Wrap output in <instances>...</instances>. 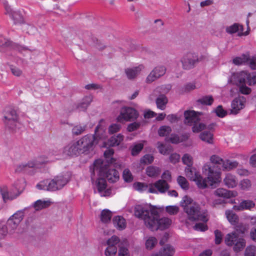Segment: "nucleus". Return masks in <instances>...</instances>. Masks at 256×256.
<instances>
[{"instance_id": "f257e3e1", "label": "nucleus", "mask_w": 256, "mask_h": 256, "mask_svg": "<svg viewBox=\"0 0 256 256\" xmlns=\"http://www.w3.org/2000/svg\"><path fill=\"white\" fill-rule=\"evenodd\" d=\"M134 214L143 220L146 226L152 230L166 228L172 222L168 218H160L158 210L156 207L147 204L136 205Z\"/></svg>"}, {"instance_id": "f03ea898", "label": "nucleus", "mask_w": 256, "mask_h": 256, "mask_svg": "<svg viewBox=\"0 0 256 256\" xmlns=\"http://www.w3.org/2000/svg\"><path fill=\"white\" fill-rule=\"evenodd\" d=\"M192 198L187 196L184 197L181 202L184 211L187 214L188 218L192 221L200 220L203 223H197L194 226L196 230L204 232L208 230V226L204 223L206 222L208 218V212L206 210H200V206L197 204H192Z\"/></svg>"}, {"instance_id": "7ed1b4c3", "label": "nucleus", "mask_w": 256, "mask_h": 256, "mask_svg": "<svg viewBox=\"0 0 256 256\" xmlns=\"http://www.w3.org/2000/svg\"><path fill=\"white\" fill-rule=\"evenodd\" d=\"M96 127L94 135L87 134L78 140L79 146L82 153L92 150L96 144H101V138H106L105 128L100 123Z\"/></svg>"}, {"instance_id": "20e7f679", "label": "nucleus", "mask_w": 256, "mask_h": 256, "mask_svg": "<svg viewBox=\"0 0 256 256\" xmlns=\"http://www.w3.org/2000/svg\"><path fill=\"white\" fill-rule=\"evenodd\" d=\"M214 168H216L214 166H212L207 164L204 166L202 172L208 175L207 178H203L200 174L193 180L199 188H206L208 184L212 186L214 184L221 181V172L214 170Z\"/></svg>"}, {"instance_id": "39448f33", "label": "nucleus", "mask_w": 256, "mask_h": 256, "mask_svg": "<svg viewBox=\"0 0 256 256\" xmlns=\"http://www.w3.org/2000/svg\"><path fill=\"white\" fill-rule=\"evenodd\" d=\"M236 226V230L230 234H228L225 238V243L228 246H234V252H238L244 249L246 246V241L239 237L238 234H244L247 230V228L242 224H238Z\"/></svg>"}, {"instance_id": "423d86ee", "label": "nucleus", "mask_w": 256, "mask_h": 256, "mask_svg": "<svg viewBox=\"0 0 256 256\" xmlns=\"http://www.w3.org/2000/svg\"><path fill=\"white\" fill-rule=\"evenodd\" d=\"M70 178L68 172L60 174L54 177L51 180H46L36 185L40 190L49 191H55L62 189L70 181Z\"/></svg>"}, {"instance_id": "0eeeda50", "label": "nucleus", "mask_w": 256, "mask_h": 256, "mask_svg": "<svg viewBox=\"0 0 256 256\" xmlns=\"http://www.w3.org/2000/svg\"><path fill=\"white\" fill-rule=\"evenodd\" d=\"M92 180H93V176L94 175L95 171L98 173L100 176L106 177L107 180L111 182H114L119 179V173L114 168H110L105 166H104L103 162L102 160L98 159L94 161L92 168L90 167Z\"/></svg>"}, {"instance_id": "6e6552de", "label": "nucleus", "mask_w": 256, "mask_h": 256, "mask_svg": "<svg viewBox=\"0 0 256 256\" xmlns=\"http://www.w3.org/2000/svg\"><path fill=\"white\" fill-rule=\"evenodd\" d=\"M95 192H98L101 196H109L112 195V189L108 187L106 180L104 178H98L94 186Z\"/></svg>"}, {"instance_id": "1a4fd4ad", "label": "nucleus", "mask_w": 256, "mask_h": 256, "mask_svg": "<svg viewBox=\"0 0 256 256\" xmlns=\"http://www.w3.org/2000/svg\"><path fill=\"white\" fill-rule=\"evenodd\" d=\"M203 56L198 58L195 53L190 52L186 53L181 58L182 67L185 70L193 68L196 64L202 60Z\"/></svg>"}, {"instance_id": "9d476101", "label": "nucleus", "mask_w": 256, "mask_h": 256, "mask_svg": "<svg viewBox=\"0 0 256 256\" xmlns=\"http://www.w3.org/2000/svg\"><path fill=\"white\" fill-rule=\"evenodd\" d=\"M232 78H238V83H246V80L250 86L256 84V72L249 73L247 71H242L232 74Z\"/></svg>"}, {"instance_id": "9b49d317", "label": "nucleus", "mask_w": 256, "mask_h": 256, "mask_svg": "<svg viewBox=\"0 0 256 256\" xmlns=\"http://www.w3.org/2000/svg\"><path fill=\"white\" fill-rule=\"evenodd\" d=\"M138 112L134 108L124 106L122 108L117 120L120 122L133 120L138 118Z\"/></svg>"}, {"instance_id": "f8f14e48", "label": "nucleus", "mask_w": 256, "mask_h": 256, "mask_svg": "<svg viewBox=\"0 0 256 256\" xmlns=\"http://www.w3.org/2000/svg\"><path fill=\"white\" fill-rule=\"evenodd\" d=\"M4 122L6 127L12 130H16V127L20 126L18 122V115L14 110H11L6 112Z\"/></svg>"}, {"instance_id": "ddd939ff", "label": "nucleus", "mask_w": 256, "mask_h": 256, "mask_svg": "<svg viewBox=\"0 0 256 256\" xmlns=\"http://www.w3.org/2000/svg\"><path fill=\"white\" fill-rule=\"evenodd\" d=\"M170 186L165 180H159L154 184H150L149 193L164 194L168 191Z\"/></svg>"}, {"instance_id": "4468645a", "label": "nucleus", "mask_w": 256, "mask_h": 256, "mask_svg": "<svg viewBox=\"0 0 256 256\" xmlns=\"http://www.w3.org/2000/svg\"><path fill=\"white\" fill-rule=\"evenodd\" d=\"M6 12L13 20L14 24L22 23L24 22L23 16L20 10H14L11 8L7 2H4Z\"/></svg>"}, {"instance_id": "2eb2a0df", "label": "nucleus", "mask_w": 256, "mask_h": 256, "mask_svg": "<svg viewBox=\"0 0 256 256\" xmlns=\"http://www.w3.org/2000/svg\"><path fill=\"white\" fill-rule=\"evenodd\" d=\"M246 103V99L244 96L236 98L231 103L230 114H236L243 109Z\"/></svg>"}, {"instance_id": "dca6fc26", "label": "nucleus", "mask_w": 256, "mask_h": 256, "mask_svg": "<svg viewBox=\"0 0 256 256\" xmlns=\"http://www.w3.org/2000/svg\"><path fill=\"white\" fill-rule=\"evenodd\" d=\"M166 72V68L162 66H158L150 72L146 78L147 83H151L164 76Z\"/></svg>"}, {"instance_id": "f3484780", "label": "nucleus", "mask_w": 256, "mask_h": 256, "mask_svg": "<svg viewBox=\"0 0 256 256\" xmlns=\"http://www.w3.org/2000/svg\"><path fill=\"white\" fill-rule=\"evenodd\" d=\"M62 152L65 155L73 156H77L82 152L79 144L78 141H76L72 142L64 146Z\"/></svg>"}, {"instance_id": "a211bd4d", "label": "nucleus", "mask_w": 256, "mask_h": 256, "mask_svg": "<svg viewBox=\"0 0 256 256\" xmlns=\"http://www.w3.org/2000/svg\"><path fill=\"white\" fill-rule=\"evenodd\" d=\"M200 112L194 110H186L184 112L185 124L192 126L194 124L198 122L200 120L199 116Z\"/></svg>"}, {"instance_id": "6ab92c4d", "label": "nucleus", "mask_w": 256, "mask_h": 256, "mask_svg": "<svg viewBox=\"0 0 256 256\" xmlns=\"http://www.w3.org/2000/svg\"><path fill=\"white\" fill-rule=\"evenodd\" d=\"M52 160H53L52 159H50V160H47L45 161H42L41 160V158H39L36 161H31L26 164H19L18 166L16 168V171L18 172L26 171L28 168H39L40 164H43L49 161Z\"/></svg>"}, {"instance_id": "aec40b11", "label": "nucleus", "mask_w": 256, "mask_h": 256, "mask_svg": "<svg viewBox=\"0 0 256 256\" xmlns=\"http://www.w3.org/2000/svg\"><path fill=\"white\" fill-rule=\"evenodd\" d=\"M104 138H101L102 144H100V147L105 148L108 146H118L124 140V136L121 134H118L117 136H112L108 141L106 144L104 141Z\"/></svg>"}, {"instance_id": "412c9836", "label": "nucleus", "mask_w": 256, "mask_h": 256, "mask_svg": "<svg viewBox=\"0 0 256 256\" xmlns=\"http://www.w3.org/2000/svg\"><path fill=\"white\" fill-rule=\"evenodd\" d=\"M144 68V65L140 64L138 66L126 69L125 72L128 79H132L136 78Z\"/></svg>"}, {"instance_id": "4be33fe9", "label": "nucleus", "mask_w": 256, "mask_h": 256, "mask_svg": "<svg viewBox=\"0 0 256 256\" xmlns=\"http://www.w3.org/2000/svg\"><path fill=\"white\" fill-rule=\"evenodd\" d=\"M224 184L228 188H235L238 184V180L236 176L230 173L226 174L224 179Z\"/></svg>"}, {"instance_id": "5701e85b", "label": "nucleus", "mask_w": 256, "mask_h": 256, "mask_svg": "<svg viewBox=\"0 0 256 256\" xmlns=\"http://www.w3.org/2000/svg\"><path fill=\"white\" fill-rule=\"evenodd\" d=\"M92 98L91 96L84 97L76 106V109L78 111H84L92 102Z\"/></svg>"}, {"instance_id": "b1692460", "label": "nucleus", "mask_w": 256, "mask_h": 256, "mask_svg": "<svg viewBox=\"0 0 256 256\" xmlns=\"http://www.w3.org/2000/svg\"><path fill=\"white\" fill-rule=\"evenodd\" d=\"M133 188L140 193L146 192L149 193V189L150 188V184H148L145 182H136L132 184Z\"/></svg>"}, {"instance_id": "393cba45", "label": "nucleus", "mask_w": 256, "mask_h": 256, "mask_svg": "<svg viewBox=\"0 0 256 256\" xmlns=\"http://www.w3.org/2000/svg\"><path fill=\"white\" fill-rule=\"evenodd\" d=\"M238 80V78H232V77L230 78L231 82H232L233 84H234L239 86L240 92L242 94H250L251 92V89L250 88H248L246 86V84H245L246 83L240 84L238 82V84L237 82Z\"/></svg>"}, {"instance_id": "a878e982", "label": "nucleus", "mask_w": 256, "mask_h": 256, "mask_svg": "<svg viewBox=\"0 0 256 256\" xmlns=\"http://www.w3.org/2000/svg\"><path fill=\"white\" fill-rule=\"evenodd\" d=\"M160 169L157 166H150L146 168V175L150 178H156L160 174Z\"/></svg>"}, {"instance_id": "bb28decb", "label": "nucleus", "mask_w": 256, "mask_h": 256, "mask_svg": "<svg viewBox=\"0 0 256 256\" xmlns=\"http://www.w3.org/2000/svg\"><path fill=\"white\" fill-rule=\"evenodd\" d=\"M157 108L161 110H164L168 102V99L164 94H160L156 99Z\"/></svg>"}, {"instance_id": "cd10ccee", "label": "nucleus", "mask_w": 256, "mask_h": 256, "mask_svg": "<svg viewBox=\"0 0 256 256\" xmlns=\"http://www.w3.org/2000/svg\"><path fill=\"white\" fill-rule=\"evenodd\" d=\"M250 59V54L248 53L243 54L240 56H237L233 58L232 62L236 65L244 64L248 62Z\"/></svg>"}, {"instance_id": "c85d7f7f", "label": "nucleus", "mask_w": 256, "mask_h": 256, "mask_svg": "<svg viewBox=\"0 0 256 256\" xmlns=\"http://www.w3.org/2000/svg\"><path fill=\"white\" fill-rule=\"evenodd\" d=\"M113 223L115 227L120 230L125 228L126 226V220L121 216H116L113 219Z\"/></svg>"}, {"instance_id": "c756f323", "label": "nucleus", "mask_w": 256, "mask_h": 256, "mask_svg": "<svg viewBox=\"0 0 256 256\" xmlns=\"http://www.w3.org/2000/svg\"><path fill=\"white\" fill-rule=\"evenodd\" d=\"M232 192L228 190L223 188H219L216 189L214 192V194L218 197L224 198H230L232 196Z\"/></svg>"}, {"instance_id": "7c9ffc66", "label": "nucleus", "mask_w": 256, "mask_h": 256, "mask_svg": "<svg viewBox=\"0 0 256 256\" xmlns=\"http://www.w3.org/2000/svg\"><path fill=\"white\" fill-rule=\"evenodd\" d=\"M243 28L242 26L238 24H234L232 26L226 27V32L230 34H234L238 32V34L241 35L242 33Z\"/></svg>"}, {"instance_id": "2f4dec72", "label": "nucleus", "mask_w": 256, "mask_h": 256, "mask_svg": "<svg viewBox=\"0 0 256 256\" xmlns=\"http://www.w3.org/2000/svg\"><path fill=\"white\" fill-rule=\"evenodd\" d=\"M225 214L228 220L234 226L238 224V217L232 210H227Z\"/></svg>"}, {"instance_id": "473e14b6", "label": "nucleus", "mask_w": 256, "mask_h": 256, "mask_svg": "<svg viewBox=\"0 0 256 256\" xmlns=\"http://www.w3.org/2000/svg\"><path fill=\"white\" fill-rule=\"evenodd\" d=\"M210 162L214 165H216L218 170H216L220 172V170L222 168L224 160L220 156L216 155H213L210 158Z\"/></svg>"}, {"instance_id": "72a5a7b5", "label": "nucleus", "mask_w": 256, "mask_h": 256, "mask_svg": "<svg viewBox=\"0 0 256 256\" xmlns=\"http://www.w3.org/2000/svg\"><path fill=\"white\" fill-rule=\"evenodd\" d=\"M185 172L186 176L192 181L200 174V172L197 171L196 168L192 166L186 167L185 169Z\"/></svg>"}, {"instance_id": "f704fd0d", "label": "nucleus", "mask_w": 256, "mask_h": 256, "mask_svg": "<svg viewBox=\"0 0 256 256\" xmlns=\"http://www.w3.org/2000/svg\"><path fill=\"white\" fill-rule=\"evenodd\" d=\"M172 86L170 84H164L157 87L154 90V94H167L171 89Z\"/></svg>"}, {"instance_id": "c9c22d12", "label": "nucleus", "mask_w": 256, "mask_h": 256, "mask_svg": "<svg viewBox=\"0 0 256 256\" xmlns=\"http://www.w3.org/2000/svg\"><path fill=\"white\" fill-rule=\"evenodd\" d=\"M200 138L204 142L208 144L213 142V134L210 132H204L200 134Z\"/></svg>"}, {"instance_id": "e433bc0d", "label": "nucleus", "mask_w": 256, "mask_h": 256, "mask_svg": "<svg viewBox=\"0 0 256 256\" xmlns=\"http://www.w3.org/2000/svg\"><path fill=\"white\" fill-rule=\"evenodd\" d=\"M50 204L49 201L42 200H40L36 201L33 204L34 207L36 210H40L42 208H47Z\"/></svg>"}, {"instance_id": "4c0bfd02", "label": "nucleus", "mask_w": 256, "mask_h": 256, "mask_svg": "<svg viewBox=\"0 0 256 256\" xmlns=\"http://www.w3.org/2000/svg\"><path fill=\"white\" fill-rule=\"evenodd\" d=\"M254 203L250 200H244L242 201L240 205L238 206V210H243L244 209H250L254 207Z\"/></svg>"}, {"instance_id": "58836bf2", "label": "nucleus", "mask_w": 256, "mask_h": 256, "mask_svg": "<svg viewBox=\"0 0 256 256\" xmlns=\"http://www.w3.org/2000/svg\"><path fill=\"white\" fill-rule=\"evenodd\" d=\"M238 164V162L236 161L224 160L222 168L223 170H230L236 168Z\"/></svg>"}, {"instance_id": "ea45409f", "label": "nucleus", "mask_w": 256, "mask_h": 256, "mask_svg": "<svg viewBox=\"0 0 256 256\" xmlns=\"http://www.w3.org/2000/svg\"><path fill=\"white\" fill-rule=\"evenodd\" d=\"M162 256H172L174 253V250L170 245L165 246L160 252Z\"/></svg>"}, {"instance_id": "a19ab883", "label": "nucleus", "mask_w": 256, "mask_h": 256, "mask_svg": "<svg viewBox=\"0 0 256 256\" xmlns=\"http://www.w3.org/2000/svg\"><path fill=\"white\" fill-rule=\"evenodd\" d=\"M158 148L159 152L164 155L168 154L172 150L170 146L164 145L160 142H158Z\"/></svg>"}, {"instance_id": "79ce46f5", "label": "nucleus", "mask_w": 256, "mask_h": 256, "mask_svg": "<svg viewBox=\"0 0 256 256\" xmlns=\"http://www.w3.org/2000/svg\"><path fill=\"white\" fill-rule=\"evenodd\" d=\"M112 216L111 212L108 210H104L101 212L100 220L102 222L106 223L110 221Z\"/></svg>"}, {"instance_id": "37998d69", "label": "nucleus", "mask_w": 256, "mask_h": 256, "mask_svg": "<svg viewBox=\"0 0 256 256\" xmlns=\"http://www.w3.org/2000/svg\"><path fill=\"white\" fill-rule=\"evenodd\" d=\"M144 148V144L142 142L135 144L131 148V154L132 156H136Z\"/></svg>"}, {"instance_id": "c03bdc74", "label": "nucleus", "mask_w": 256, "mask_h": 256, "mask_svg": "<svg viewBox=\"0 0 256 256\" xmlns=\"http://www.w3.org/2000/svg\"><path fill=\"white\" fill-rule=\"evenodd\" d=\"M177 182L182 188L186 190L189 188V184L186 178L182 176H178L177 178Z\"/></svg>"}, {"instance_id": "a18cd8bd", "label": "nucleus", "mask_w": 256, "mask_h": 256, "mask_svg": "<svg viewBox=\"0 0 256 256\" xmlns=\"http://www.w3.org/2000/svg\"><path fill=\"white\" fill-rule=\"evenodd\" d=\"M20 223L18 220L17 219V220H16L10 217L7 222V224L10 228V232L11 230H14L16 228Z\"/></svg>"}, {"instance_id": "49530a36", "label": "nucleus", "mask_w": 256, "mask_h": 256, "mask_svg": "<svg viewBox=\"0 0 256 256\" xmlns=\"http://www.w3.org/2000/svg\"><path fill=\"white\" fill-rule=\"evenodd\" d=\"M158 241L156 238L153 236L149 237L146 242V247L148 250H152L157 244Z\"/></svg>"}, {"instance_id": "de8ad7c7", "label": "nucleus", "mask_w": 256, "mask_h": 256, "mask_svg": "<svg viewBox=\"0 0 256 256\" xmlns=\"http://www.w3.org/2000/svg\"><path fill=\"white\" fill-rule=\"evenodd\" d=\"M172 131L171 128L167 126H163L160 128L158 133L160 136H168Z\"/></svg>"}, {"instance_id": "09e8293b", "label": "nucleus", "mask_w": 256, "mask_h": 256, "mask_svg": "<svg viewBox=\"0 0 256 256\" xmlns=\"http://www.w3.org/2000/svg\"><path fill=\"white\" fill-rule=\"evenodd\" d=\"M8 233V228L2 222H0V240L4 239ZM2 244L0 242V246Z\"/></svg>"}, {"instance_id": "8fccbe9b", "label": "nucleus", "mask_w": 256, "mask_h": 256, "mask_svg": "<svg viewBox=\"0 0 256 256\" xmlns=\"http://www.w3.org/2000/svg\"><path fill=\"white\" fill-rule=\"evenodd\" d=\"M200 104L210 106L214 102V99L211 96H204L198 100Z\"/></svg>"}, {"instance_id": "3c124183", "label": "nucleus", "mask_w": 256, "mask_h": 256, "mask_svg": "<svg viewBox=\"0 0 256 256\" xmlns=\"http://www.w3.org/2000/svg\"><path fill=\"white\" fill-rule=\"evenodd\" d=\"M184 139L180 140L179 136L174 134H172L170 138V141L172 144H178L181 142L183 140H186L188 138L189 136L187 134H186L183 136Z\"/></svg>"}, {"instance_id": "603ef678", "label": "nucleus", "mask_w": 256, "mask_h": 256, "mask_svg": "<svg viewBox=\"0 0 256 256\" xmlns=\"http://www.w3.org/2000/svg\"><path fill=\"white\" fill-rule=\"evenodd\" d=\"M239 186L240 188L244 190H248L252 186L250 181L248 179H244L241 180Z\"/></svg>"}, {"instance_id": "864d4df0", "label": "nucleus", "mask_w": 256, "mask_h": 256, "mask_svg": "<svg viewBox=\"0 0 256 256\" xmlns=\"http://www.w3.org/2000/svg\"><path fill=\"white\" fill-rule=\"evenodd\" d=\"M86 126L76 125L74 126L72 129V134L78 136L82 134L86 130Z\"/></svg>"}, {"instance_id": "5fc2aeb1", "label": "nucleus", "mask_w": 256, "mask_h": 256, "mask_svg": "<svg viewBox=\"0 0 256 256\" xmlns=\"http://www.w3.org/2000/svg\"><path fill=\"white\" fill-rule=\"evenodd\" d=\"M120 242V240L118 236H113L107 240L106 244L110 246H116L117 244Z\"/></svg>"}, {"instance_id": "6e6d98bb", "label": "nucleus", "mask_w": 256, "mask_h": 256, "mask_svg": "<svg viewBox=\"0 0 256 256\" xmlns=\"http://www.w3.org/2000/svg\"><path fill=\"white\" fill-rule=\"evenodd\" d=\"M114 154V150L112 148H108L104 152V157L107 159L110 158L109 160H108V162L110 164H113L115 161V160L112 158V156H113Z\"/></svg>"}, {"instance_id": "4d7b16f0", "label": "nucleus", "mask_w": 256, "mask_h": 256, "mask_svg": "<svg viewBox=\"0 0 256 256\" xmlns=\"http://www.w3.org/2000/svg\"><path fill=\"white\" fill-rule=\"evenodd\" d=\"M118 251L116 246H108L104 251V254L106 256H114Z\"/></svg>"}, {"instance_id": "13d9d810", "label": "nucleus", "mask_w": 256, "mask_h": 256, "mask_svg": "<svg viewBox=\"0 0 256 256\" xmlns=\"http://www.w3.org/2000/svg\"><path fill=\"white\" fill-rule=\"evenodd\" d=\"M122 176L124 180L128 182H131L133 180V176L130 170L128 168L124 170Z\"/></svg>"}, {"instance_id": "bf43d9fd", "label": "nucleus", "mask_w": 256, "mask_h": 256, "mask_svg": "<svg viewBox=\"0 0 256 256\" xmlns=\"http://www.w3.org/2000/svg\"><path fill=\"white\" fill-rule=\"evenodd\" d=\"M194 124L192 127V130L194 132H199L206 128V125L202 123Z\"/></svg>"}, {"instance_id": "052dcab7", "label": "nucleus", "mask_w": 256, "mask_h": 256, "mask_svg": "<svg viewBox=\"0 0 256 256\" xmlns=\"http://www.w3.org/2000/svg\"><path fill=\"white\" fill-rule=\"evenodd\" d=\"M182 160L184 164L187 165L188 167H190L192 165V158L188 154L184 155Z\"/></svg>"}, {"instance_id": "680f3d73", "label": "nucleus", "mask_w": 256, "mask_h": 256, "mask_svg": "<svg viewBox=\"0 0 256 256\" xmlns=\"http://www.w3.org/2000/svg\"><path fill=\"white\" fill-rule=\"evenodd\" d=\"M214 112L217 116L220 118L224 117L228 114L226 110H224L222 106H218L215 109Z\"/></svg>"}, {"instance_id": "e2e57ef3", "label": "nucleus", "mask_w": 256, "mask_h": 256, "mask_svg": "<svg viewBox=\"0 0 256 256\" xmlns=\"http://www.w3.org/2000/svg\"><path fill=\"white\" fill-rule=\"evenodd\" d=\"M2 195L4 200H12L18 196V194H12L10 192L6 191H3L2 192Z\"/></svg>"}, {"instance_id": "0e129e2a", "label": "nucleus", "mask_w": 256, "mask_h": 256, "mask_svg": "<svg viewBox=\"0 0 256 256\" xmlns=\"http://www.w3.org/2000/svg\"><path fill=\"white\" fill-rule=\"evenodd\" d=\"M154 156L150 154L144 155L141 159V163L144 164H151L154 161Z\"/></svg>"}, {"instance_id": "69168bd1", "label": "nucleus", "mask_w": 256, "mask_h": 256, "mask_svg": "<svg viewBox=\"0 0 256 256\" xmlns=\"http://www.w3.org/2000/svg\"><path fill=\"white\" fill-rule=\"evenodd\" d=\"M256 248L254 246H248L245 251V256H255Z\"/></svg>"}, {"instance_id": "338daca9", "label": "nucleus", "mask_w": 256, "mask_h": 256, "mask_svg": "<svg viewBox=\"0 0 256 256\" xmlns=\"http://www.w3.org/2000/svg\"><path fill=\"white\" fill-rule=\"evenodd\" d=\"M24 216V210H20L17 211L15 212L13 215H12L10 217L14 219L17 220H19V222H20L22 220Z\"/></svg>"}, {"instance_id": "774afa93", "label": "nucleus", "mask_w": 256, "mask_h": 256, "mask_svg": "<svg viewBox=\"0 0 256 256\" xmlns=\"http://www.w3.org/2000/svg\"><path fill=\"white\" fill-rule=\"evenodd\" d=\"M118 255L119 256H130L128 248L122 246H120Z\"/></svg>"}]
</instances>
